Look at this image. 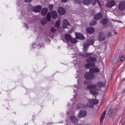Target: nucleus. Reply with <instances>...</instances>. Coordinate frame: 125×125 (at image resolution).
<instances>
[{
  "label": "nucleus",
  "instance_id": "f257e3e1",
  "mask_svg": "<svg viewBox=\"0 0 125 125\" xmlns=\"http://www.w3.org/2000/svg\"><path fill=\"white\" fill-rule=\"evenodd\" d=\"M85 78L88 80H92L95 77V74L92 73L87 72L84 75Z\"/></svg>",
  "mask_w": 125,
  "mask_h": 125
},
{
  "label": "nucleus",
  "instance_id": "f03ea898",
  "mask_svg": "<svg viewBox=\"0 0 125 125\" xmlns=\"http://www.w3.org/2000/svg\"><path fill=\"white\" fill-rule=\"evenodd\" d=\"M62 26L63 28H66L69 29L71 27V26L69 22L66 19H64L63 20Z\"/></svg>",
  "mask_w": 125,
  "mask_h": 125
},
{
  "label": "nucleus",
  "instance_id": "7ed1b4c3",
  "mask_svg": "<svg viewBox=\"0 0 125 125\" xmlns=\"http://www.w3.org/2000/svg\"><path fill=\"white\" fill-rule=\"evenodd\" d=\"M118 8L120 10H124L125 9V1H121L119 3Z\"/></svg>",
  "mask_w": 125,
  "mask_h": 125
},
{
  "label": "nucleus",
  "instance_id": "20e7f679",
  "mask_svg": "<svg viewBox=\"0 0 125 125\" xmlns=\"http://www.w3.org/2000/svg\"><path fill=\"white\" fill-rule=\"evenodd\" d=\"M116 2L114 0H111L108 1L106 4V6L109 8H111L115 5Z\"/></svg>",
  "mask_w": 125,
  "mask_h": 125
},
{
  "label": "nucleus",
  "instance_id": "39448f33",
  "mask_svg": "<svg viewBox=\"0 0 125 125\" xmlns=\"http://www.w3.org/2000/svg\"><path fill=\"white\" fill-rule=\"evenodd\" d=\"M76 37L77 39L80 40H83L85 39V38L83 34L79 33H75Z\"/></svg>",
  "mask_w": 125,
  "mask_h": 125
},
{
  "label": "nucleus",
  "instance_id": "423d86ee",
  "mask_svg": "<svg viewBox=\"0 0 125 125\" xmlns=\"http://www.w3.org/2000/svg\"><path fill=\"white\" fill-rule=\"evenodd\" d=\"M105 39V37L104 34L103 32H101L99 33L98 37V39L100 41H102L104 40Z\"/></svg>",
  "mask_w": 125,
  "mask_h": 125
},
{
  "label": "nucleus",
  "instance_id": "0eeeda50",
  "mask_svg": "<svg viewBox=\"0 0 125 125\" xmlns=\"http://www.w3.org/2000/svg\"><path fill=\"white\" fill-rule=\"evenodd\" d=\"M58 12L60 15H64L65 13V10L62 7H59L58 9Z\"/></svg>",
  "mask_w": 125,
  "mask_h": 125
},
{
  "label": "nucleus",
  "instance_id": "6e6552de",
  "mask_svg": "<svg viewBox=\"0 0 125 125\" xmlns=\"http://www.w3.org/2000/svg\"><path fill=\"white\" fill-rule=\"evenodd\" d=\"M86 112L84 110L81 111L78 115V117L79 118H82L85 116L86 115Z\"/></svg>",
  "mask_w": 125,
  "mask_h": 125
},
{
  "label": "nucleus",
  "instance_id": "1a4fd4ad",
  "mask_svg": "<svg viewBox=\"0 0 125 125\" xmlns=\"http://www.w3.org/2000/svg\"><path fill=\"white\" fill-rule=\"evenodd\" d=\"M102 13L101 12H99L95 15L94 18L96 20H99L102 18Z\"/></svg>",
  "mask_w": 125,
  "mask_h": 125
},
{
  "label": "nucleus",
  "instance_id": "9d476101",
  "mask_svg": "<svg viewBox=\"0 0 125 125\" xmlns=\"http://www.w3.org/2000/svg\"><path fill=\"white\" fill-rule=\"evenodd\" d=\"M120 54L118 53L113 60L112 62V64L113 65H114L118 61L120 58Z\"/></svg>",
  "mask_w": 125,
  "mask_h": 125
},
{
  "label": "nucleus",
  "instance_id": "9b49d317",
  "mask_svg": "<svg viewBox=\"0 0 125 125\" xmlns=\"http://www.w3.org/2000/svg\"><path fill=\"white\" fill-rule=\"evenodd\" d=\"M87 32L90 34L93 33L94 31V29L92 27L88 28L86 29Z\"/></svg>",
  "mask_w": 125,
  "mask_h": 125
},
{
  "label": "nucleus",
  "instance_id": "f8f14e48",
  "mask_svg": "<svg viewBox=\"0 0 125 125\" xmlns=\"http://www.w3.org/2000/svg\"><path fill=\"white\" fill-rule=\"evenodd\" d=\"M42 7L40 5H38L35 7L33 9V11L36 12H39L41 10Z\"/></svg>",
  "mask_w": 125,
  "mask_h": 125
},
{
  "label": "nucleus",
  "instance_id": "ddd939ff",
  "mask_svg": "<svg viewBox=\"0 0 125 125\" xmlns=\"http://www.w3.org/2000/svg\"><path fill=\"white\" fill-rule=\"evenodd\" d=\"M114 109H110L107 112V115L109 117H111L113 116L114 113Z\"/></svg>",
  "mask_w": 125,
  "mask_h": 125
},
{
  "label": "nucleus",
  "instance_id": "4468645a",
  "mask_svg": "<svg viewBox=\"0 0 125 125\" xmlns=\"http://www.w3.org/2000/svg\"><path fill=\"white\" fill-rule=\"evenodd\" d=\"M99 90V89H96L95 90H91L90 91V93L93 95H94L95 96V98H96V95L98 94L99 93L97 91V90Z\"/></svg>",
  "mask_w": 125,
  "mask_h": 125
},
{
  "label": "nucleus",
  "instance_id": "2eb2a0df",
  "mask_svg": "<svg viewBox=\"0 0 125 125\" xmlns=\"http://www.w3.org/2000/svg\"><path fill=\"white\" fill-rule=\"evenodd\" d=\"M86 61L88 62H95L96 61V59L95 58L91 57L87 58L86 60Z\"/></svg>",
  "mask_w": 125,
  "mask_h": 125
},
{
  "label": "nucleus",
  "instance_id": "dca6fc26",
  "mask_svg": "<svg viewBox=\"0 0 125 125\" xmlns=\"http://www.w3.org/2000/svg\"><path fill=\"white\" fill-rule=\"evenodd\" d=\"M89 71L92 73H97L99 72V70L97 67H94L90 69Z\"/></svg>",
  "mask_w": 125,
  "mask_h": 125
},
{
  "label": "nucleus",
  "instance_id": "f3484780",
  "mask_svg": "<svg viewBox=\"0 0 125 125\" xmlns=\"http://www.w3.org/2000/svg\"><path fill=\"white\" fill-rule=\"evenodd\" d=\"M71 121L74 123H77L78 121L77 118L73 116H71L70 117Z\"/></svg>",
  "mask_w": 125,
  "mask_h": 125
},
{
  "label": "nucleus",
  "instance_id": "a211bd4d",
  "mask_svg": "<svg viewBox=\"0 0 125 125\" xmlns=\"http://www.w3.org/2000/svg\"><path fill=\"white\" fill-rule=\"evenodd\" d=\"M64 38L67 41L70 42L71 39L72 38L70 35L68 34H65L64 35Z\"/></svg>",
  "mask_w": 125,
  "mask_h": 125
},
{
  "label": "nucleus",
  "instance_id": "6ab92c4d",
  "mask_svg": "<svg viewBox=\"0 0 125 125\" xmlns=\"http://www.w3.org/2000/svg\"><path fill=\"white\" fill-rule=\"evenodd\" d=\"M52 18L54 19H56L57 17V13L55 11H52L51 13Z\"/></svg>",
  "mask_w": 125,
  "mask_h": 125
},
{
  "label": "nucleus",
  "instance_id": "aec40b11",
  "mask_svg": "<svg viewBox=\"0 0 125 125\" xmlns=\"http://www.w3.org/2000/svg\"><path fill=\"white\" fill-rule=\"evenodd\" d=\"M105 83L102 82H99L97 83V87H98V89H99V88L101 87H103L104 86Z\"/></svg>",
  "mask_w": 125,
  "mask_h": 125
},
{
  "label": "nucleus",
  "instance_id": "412c9836",
  "mask_svg": "<svg viewBox=\"0 0 125 125\" xmlns=\"http://www.w3.org/2000/svg\"><path fill=\"white\" fill-rule=\"evenodd\" d=\"M97 86L95 84H92L88 85L87 88L88 89H94L97 87Z\"/></svg>",
  "mask_w": 125,
  "mask_h": 125
},
{
  "label": "nucleus",
  "instance_id": "4be33fe9",
  "mask_svg": "<svg viewBox=\"0 0 125 125\" xmlns=\"http://www.w3.org/2000/svg\"><path fill=\"white\" fill-rule=\"evenodd\" d=\"M89 101L91 103V104H97L98 102V100L94 99H91L89 100Z\"/></svg>",
  "mask_w": 125,
  "mask_h": 125
},
{
  "label": "nucleus",
  "instance_id": "5701e85b",
  "mask_svg": "<svg viewBox=\"0 0 125 125\" xmlns=\"http://www.w3.org/2000/svg\"><path fill=\"white\" fill-rule=\"evenodd\" d=\"M92 0H83V4L88 5H90L92 2Z\"/></svg>",
  "mask_w": 125,
  "mask_h": 125
},
{
  "label": "nucleus",
  "instance_id": "b1692460",
  "mask_svg": "<svg viewBox=\"0 0 125 125\" xmlns=\"http://www.w3.org/2000/svg\"><path fill=\"white\" fill-rule=\"evenodd\" d=\"M106 113V111H104L102 114L100 118V122H102Z\"/></svg>",
  "mask_w": 125,
  "mask_h": 125
},
{
  "label": "nucleus",
  "instance_id": "393cba45",
  "mask_svg": "<svg viewBox=\"0 0 125 125\" xmlns=\"http://www.w3.org/2000/svg\"><path fill=\"white\" fill-rule=\"evenodd\" d=\"M87 43L89 45L90 44H93L94 42V41L93 40L89 39L86 41Z\"/></svg>",
  "mask_w": 125,
  "mask_h": 125
},
{
  "label": "nucleus",
  "instance_id": "a878e982",
  "mask_svg": "<svg viewBox=\"0 0 125 125\" xmlns=\"http://www.w3.org/2000/svg\"><path fill=\"white\" fill-rule=\"evenodd\" d=\"M47 9L46 8H44L42 10L41 14L43 16L45 15L47 12Z\"/></svg>",
  "mask_w": 125,
  "mask_h": 125
},
{
  "label": "nucleus",
  "instance_id": "bb28decb",
  "mask_svg": "<svg viewBox=\"0 0 125 125\" xmlns=\"http://www.w3.org/2000/svg\"><path fill=\"white\" fill-rule=\"evenodd\" d=\"M40 22L42 25H44L46 24L47 23V21L45 18H43L41 19V20Z\"/></svg>",
  "mask_w": 125,
  "mask_h": 125
},
{
  "label": "nucleus",
  "instance_id": "cd10ccee",
  "mask_svg": "<svg viewBox=\"0 0 125 125\" xmlns=\"http://www.w3.org/2000/svg\"><path fill=\"white\" fill-rule=\"evenodd\" d=\"M93 104H91V103L90 102L89 100L88 102L86 104L87 106L91 108H93Z\"/></svg>",
  "mask_w": 125,
  "mask_h": 125
},
{
  "label": "nucleus",
  "instance_id": "c85d7f7f",
  "mask_svg": "<svg viewBox=\"0 0 125 125\" xmlns=\"http://www.w3.org/2000/svg\"><path fill=\"white\" fill-rule=\"evenodd\" d=\"M107 19L105 18L104 19L101 21V23L103 24H105L107 23Z\"/></svg>",
  "mask_w": 125,
  "mask_h": 125
},
{
  "label": "nucleus",
  "instance_id": "c756f323",
  "mask_svg": "<svg viewBox=\"0 0 125 125\" xmlns=\"http://www.w3.org/2000/svg\"><path fill=\"white\" fill-rule=\"evenodd\" d=\"M92 54V53H86L84 54H83V56L84 57H86L91 56Z\"/></svg>",
  "mask_w": 125,
  "mask_h": 125
},
{
  "label": "nucleus",
  "instance_id": "7c9ffc66",
  "mask_svg": "<svg viewBox=\"0 0 125 125\" xmlns=\"http://www.w3.org/2000/svg\"><path fill=\"white\" fill-rule=\"evenodd\" d=\"M97 23V21H92L90 22V25L91 26H93L96 24Z\"/></svg>",
  "mask_w": 125,
  "mask_h": 125
},
{
  "label": "nucleus",
  "instance_id": "2f4dec72",
  "mask_svg": "<svg viewBox=\"0 0 125 125\" xmlns=\"http://www.w3.org/2000/svg\"><path fill=\"white\" fill-rule=\"evenodd\" d=\"M83 49L84 50V51H85L86 50L88 46H89V45L87 44V43H85L83 44Z\"/></svg>",
  "mask_w": 125,
  "mask_h": 125
},
{
  "label": "nucleus",
  "instance_id": "473e14b6",
  "mask_svg": "<svg viewBox=\"0 0 125 125\" xmlns=\"http://www.w3.org/2000/svg\"><path fill=\"white\" fill-rule=\"evenodd\" d=\"M51 19V14L48 12L47 16V19L48 21H50Z\"/></svg>",
  "mask_w": 125,
  "mask_h": 125
},
{
  "label": "nucleus",
  "instance_id": "72a5a7b5",
  "mask_svg": "<svg viewBox=\"0 0 125 125\" xmlns=\"http://www.w3.org/2000/svg\"><path fill=\"white\" fill-rule=\"evenodd\" d=\"M70 42L72 43H75L77 42L75 38H72L71 39Z\"/></svg>",
  "mask_w": 125,
  "mask_h": 125
},
{
  "label": "nucleus",
  "instance_id": "f704fd0d",
  "mask_svg": "<svg viewBox=\"0 0 125 125\" xmlns=\"http://www.w3.org/2000/svg\"><path fill=\"white\" fill-rule=\"evenodd\" d=\"M55 26L57 27H59L60 25V22L59 21H57L55 23Z\"/></svg>",
  "mask_w": 125,
  "mask_h": 125
},
{
  "label": "nucleus",
  "instance_id": "c9c22d12",
  "mask_svg": "<svg viewBox=\"0 0 125 125\" xmlns=\"http://www.w3.org/2000/svg\"><path fill=\"white\" fill-rule=\"evenodd\" d=\"M56 30V29L54 27H52L51 29V31L52 32H54Z\"/></svg>",
  "mask_w": 125,
  "mask_h": 125
},
{
  "label": "nucleus",
  "instance_id": "e433bc0d",
  "mask_svg": "<svg viewBox=\"0 0 125 125\" xmlns=\"http://www.w3.org/2000/svg\"><path fill=\"white\" fill-rule=\"evenodd\" d=\"M95 65L94 63H90V68H91L95 67Z\"/></svg>",
  "mask_w": 125,
  "mask_h": 125
},
{
  "label": "nucleus",
  "instance_id": "4c0bfd02",
  "mask_svg": "<svg viewBox=\"0 0 125 125\" xmlns=\"http://www.w3.org/2000/svg\"><path fill=\"white\" fill-rule=\"evenodd\" d=\"M92 5H95L96 4V0H92Z\"/></svg>",
  "mask_w": 125,
  "mask_h": 125
},
{
  "label": "nucleus",
  "instance_id": "58836bf2",
  "mask_svg": "<svg viewBox=\"0 0 125 125\" xmlns=\"http://www.w3.org/2000/svg\"><path fill=\"white\" fill-rule=\"evenodd\" d=\"M85 67L86 68H90V63L86 64L85 65Z\"/></svg>",
  "mask_w": 125,
  "mask_h": 125
},
{
  "label": "nucleus",
  "instance_id": "ea45409f",
  "mask_svg": "<svg viewBox=\"0 0 125 125\" xmlns=\"http://www.w3.org/2000/svg\"><path fill=\"white\" fill-rule=\"evenodd\" d=\"M53 7V5H50L49 8L50 10H52V8Z\"/></svg>",
  "mask_w": 125,
  "mask_h": 125
},
{
  "label": "nucleus",
  "instance_id": "a19ab883",
  "mask_svg": "<svg viewBox=\"0 0 125 125\" xmlns=\"http://www.w3.org/2000/svg\"><path fill=\"white\" fill-rule=\"evenodd\" d=\"M112 34L111 33H108L107 34V36L108 37H110L112 36Z\"/></svg>",
  "mask_w": 125,
  "mask_h": 125
},
{
  "label": "nucleus",
  "instance_id": "79ce46f5",
  "mask_svg": "<svg viewBox=\"0 0 125 125\" xmlns=\"http://www.w3.org/2000/svg\"><path fill=\"white\" fill-rule=\"evenodd\" d=\"M24 0L25 2H30L31 0Z\"/></svg>",
  "mask_w": 125,
  "mask_h": 125
},
{
  "label": "nucleus",
  "instance_id": "37998d69",
  "mask_svg": "<svg viewBox=\"0 0 125 125\" xmlns=\"http://www.w3.org/2000/svg\"><path fill=\"white\" fill-rule=\"evenodd\" d=\"M124 56H122L121 57V59H120V62H121V61H122L124 59Z\"/></svg>",
  "mask_w": 125,
  "mask_h": 125
},
{
  "label": "nucleus",
  "instance_id": "c03bdc74",
  "mask_svg": "<svg viewBox=\"0 0 125 125\" xmlns=\"http://www.w3.org/2000/svg\"><path fill=\"white\" fill-rule=\"evenodd\" d=\"M68 0H61L62 2H66Z\"/></svg>",
  "mask_w": 125,
  "mask_h": 125
},
{
  "label": "nucleus",
  "instance_id": "a18cd8bd",
  "mask_svg": "<svg viewBox=\"0 0 125 125\" xmlns=\"http://www.w3.org/2000/svg\"><path fill=\"white\" fill-rule=\"evenodd\" d=\"M117 32L115 31V34L116 35H117Z\"/></svg>",
  "mask_w": 125,
  "mask_h": 125
},
{
  "label": "nucleus",
  "instance_id": "49530a36",
  "mask_svg": "<svg viewBox=\"0 0 125 125\" xmlns=\"http://www.w3.org/2000/svg\"><path fill=\"white\" fill-rule=\"evenodd\" d=\"M123 92L124 93L125 92V89H124L123 91Z\"/></svg>",
  "mask_w": 125,
  "mask_h": 125
},
{
  "label": "nucleus",
  "instance_id": "de8ad7c7",
  "mask_svg": "<svg viewBox=\"0 0 125 125\" xmlns=\"http://www.w3.org/2000/svg\"><path fill=\"white\" fill-rule=\"evenodd\" d=\"M86 81H84V83L85 84H86Z\"/></svg>",
  "mask_w": 125,
  "mask_h": 125
}]
</instances>
